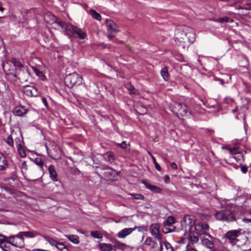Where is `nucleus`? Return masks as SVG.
Segmentation results:
<instances>
[{
    "label": "nucleus",
    "instance_id": "obj_8",
    "mask_svg": "<svg viewBox=\"0 0 251 251\" xmlns=\"http://www.w3.org/2000/svg\"><path fill=\"white\" fill-rule=\"evenodd\" d=\"M7 238H9V241H7V243L19 248L24 247V238L21 236L19 233L15 235H10Z\"/></svg>",
    "mask_w": 251,
    "mask_h": 251
},
{
    "label": "nucleus",
    "instance_id": "obj_47",
    "mask_svg": "<svg viewBox=\"0 0 251 251\" xmlns=\"http://www.w3.org/2000/svg\"><path fill=\"white\" fill-rule=\"evenodd\" d=\"M225 101L227 104H231L234 102V100L231 97H226L225 98Z\"/></svg>",
    "mask_w": 251,
    "mask_h": 251
},
{
    "label": "nucleus",
    "instance_id": "obj_36",
    "mask_svg": "<svg viewBox=\"0 0 251 251\" xmlns=\"http://www.w3.org/2000/svg\"><path fill=\"white\" fill-rule=\"evenodd\" d=\"M55 247L60 251H69L68 249L63 243H57Z\"/></svg>",
    "mask_w": 251,
    "mask_h": 251
},
{
    "label": "nucleus",
    "instance_id": "obj_63",
    "mask_svg": "<svg viewBox=\"0 0 251 251\" xmlns=\"http://www.w3.org/2000/svg\"><path fill=\"white\" fill-rule=\"evenodd\" d=\"M172 230H167V231H166L164 230V232L165 233H168V232H172Z\"/></svg>",
    "mask_w": 251,
    "mask_h": 251
},
{
    "label": "nucleus",
    "instance_id": "obj_34",
    "mask_svg": "<svg viewBox=\"0 0 251 251\" xmlns=\"http://www.w3.org/2000/svg\"><path fill=\"white\" fill-rule=\"evenodd\" d=\"M186 31H187L185 30V28L182 31H178V32L176 34V38L180 42H181V41H182V39L181 37H185L184 36V33H186Z\"/></svg>",
    "mask_w": 251,
    "mask_h": 251
},
{
    "label": "nucleus",
    "instance_id": "obj_64",
    "mask_svg": "<svg viewBox=\"0 0 251 251\" xmlns=\"http://www.w3.org/2000/svg\"><path fill=\"white\" fill-rule=\"evenodd\" d=\"M240 8L244 9H249V7H242V6H241Z\"/></svg>",
    "mask_w": 251,
    "mask_h": 251
},
{
    "label": "nucleus",
    "instance_id": "obj_39",
    "mask_svg": "<svg viewBox=\"0 0 251 251\" xmlns=\"http://www.w3.org/2000/svg\"><path fill=\"white\" fill-rule=\"evenodd\" d=\"M6 143L11 147H14V141L11 135H9L7 137L6 140Z\"/></svg>",
    "mask_w": 251,
    "mask_h": 251
},
{
    "label": "nucleus",
    "instance_id": "obj_31",
    "mask_svg": "<svg viewBox=\"0 0 251 251\" xmlns=\"http://www.w3.org/2000/svg\"><path fill=\"white\" fill-rule=\"evenodd\" d=\"M11 63L14 65V66L18 68H22L23 67V64L20 61L19 59L16 58H13L11 59Z\"/></svg>",
    "mask_w": 251,
    "mask_h": 251
},
{
    "label": "nucleus",
    "instance_id": "obj_55",
    "mask_svg": "<svg viewBox=\"0 0 251 251\" xmlns=\"http://www.w3.org/2000/svg\"><path fill=\"white\" fill-rule=\"evenodd\" d=\"M245 223H251V218H244L243 220Z\"/></svg>",
    "mask_w": 251,
    "mask_h": 251
},
{
    "label": "nucleus",
    "instance_id": "obj_27",
    "mask_svg": "<svg viewBox=\"0 0 251 251\" xmlns=\"http://www.w3.org/2000/svg\"><path fill=\"white\" fill-rule=\"evenodd\" d=\"M66 237L72 243L78 244L79 243V237L76 235H65Z\"/></svg>",
    "mask_w": 251,
    "mask_h": 251
},
{
    "label": "nucleus",
    "instance_id": "obj_60",
    "mask_svg": "<svg viewBox=\"0 0 251 251\" xmlns=\"http://www.w3.org/2000/svg\"><path fill=\"white\" fill-rule=\"evenodd\" d=\"M237 110H238V107H237V106H236L234 109H232V112L233 114H234L235 113H236L237 112Z\"/></svg>",
    "mask_w": 251,
    "mask_h": 251
},
{
    "label": "nucleus",
    "instance_id": "obj_42",
    "mask_svg": "<svg viewBox=\"0 0 251 251\" xmlns=\"http://www.w3.org/2000/svg\"><path fill=\"white\" fill-rule=\"evenodd\" d=\"M151 158L152 159L153 162L154 164L156 169L158 171L160 172L161 171V167L160 166L159 164L156 162L155 158L153 155H151Z\"/></svg>",
    "mask_w": 251,
    "mask_h": 251
},
{
    "label": "nucleus",
    "instance_id": "obj_45",
    "mask_svg": "<svg viewBox=\"0 0 251 251\" xmlns=\"http://www.w3.org/2000/svg\"><path fill=\"white\" fill-rule=\"evenodd\" d=\"M44 238L47 241H48L50 244H51V245H54L55 246V245H57V244L58 243H57L55 241H54V240L48 237H44Z\"/></svg>",
    "mask_w": 251,
    "mask_h": 251
},
{
    "label": "nucleus",
    "instance_id": "obj_6",
    "mask_svg": "<svg viewBox=\"0 0 251 251\" xmlns=\"http://www.w3.org/2000/svg\"><path fill=\"white\" fill-rule=\"evenodd\" d=\"M68 28V32L66 35L69 38H72L75 35H77L79 39H84L87 36L86 32L76 26H74L71 24L70 25H69V28Z\"/></svg>",
    "mask_w": 251,
    "mask_h": 251
},
{
    "label": "nucleus",
    "instance_id": "obj_32",
    "mask_svg": "<svg viewBox=\"0 0 251 251\" xmlns=\"http://www.w3.org/2000/svg\"><path fill=\"white\" fill-rule=\"evenodd\" d=\"M114 245L113 246V250H116L117 249L122 250L124 248V247L126 246V244L124 243H120V242L116 240L114 243Z\"/></svg>",
    "mask_w": 251,
    "mask_h": 251
},
{
    "label": "nucleus",
    "instance_id": "obj_12",
    "mask_svg": "<svg viewBox=\"0 0 251 251\" xmlns=\"http://www.w3.org/2000/svg\"><path fill=\"white\" fill-rule=\"evenodd\" d=\"M227 149L229 150V152L233 154L234 158L235 159H236L237 161H241V160H244V154L246 153L245 151H242L241 152L239 151V150L236 148L234 149H230L227 148Z\"/></svg>",
    "mask_w": 251,
    "mask_h": 251
},
{
    "label": "nucleus",
    "instance_id": "obj_56",
    "mask_svg": "<svg viewBox=\"0 0 251 251\" xmlns=\"http://www.w3.org/2000/svg\"><path fill=\"white\" fill-rule=\"evenodd\" d=\"M113 32H109L108 35H107V37L109 38V39H111L114 36V35L113 34Z\"/></svg>",
    "mask_w": 251,
    "mask_h": 251
},
{
    "label": "nucleus",
    "instance_id": "obj_1",
    "mask_svg": "<svg viewBox=\"0 0 251 251\" xmlns=\"http://www.w3.org/2000/svg\"><path fill=\"white\" fill-rule=\"evenodd\" d=\"M209 225L205 223H198L195 225V231L191 230L189 231V235L188 240L189 242L192 244H195L199 241V237L201 235H205L208 236L212 239L213 237L209 234L207 233L209 230Z\"/></svg>",
    "mask_w": 251,
    "mask_h": 251
},
{
    "label": "nucleus",
    "instance_id": "obj_28",
    "mask_svg": "<svg viewBox=\"0 0 251 251\" xmlns=\"http://www.w3.org/2000/svg\"><path fill=\"white\" fill-rule=\"evenodd\" d=\"M17 147L20 156L23 158L25 157L26 156V152L23 146L20 143H18Z\"/></svg>",
    "mask_w": 251,
    "mask_h": 251
},
{
    "label": "nucleus",
    "instance_id": "obj_13",
    "mask_svg": "<svg viewBox=\"0 0 251 251\" xmlns=\"http://www.w3.org/2000/svg\"><path fill=\"white\" fill-rule=\"evenodd\" d=\"M119 174H104V176H100L102 183H109L118 179Z\"/></svg>",
    "mask_w": 251,
    "mask_h": 251
},
{
    "label": "nucleus",
    "instance_id": "obj_4",
    "mask_svg": "<svg viewBox=\"0 0 251 251\" xmlns=\"http://www.w3.org/2000/svg\"><path fill=\"white\" fill-rule=\"evenodd\" d=\"M217 220L226 222H233L236 220L234 215L229 210H223L217 211L215 214Z\"/></svg>",
    "mask_w": 251,
    "mask_h": 251
},
{
    "label": "nucleus",
    "instance_id": "obj_17",
    "mask_svg": "<svg viewBox=\"0 0 251 251\" xmlns=\"http://www.w3.org/2000/svg\"><path fill=\"white\" fill-rule=\"evenodd\" d=\"M136 229V226H135L133 228H125L118 232V237L120 238H124L130 234Z\"/></svg>",
    "mask_w": 251,
    "mask_h": 251
},
{
    "label": "nucleus",
    "instance_id": "obj_54",
    "mask_svg": "<svg viewBox=\"0 0 251 251\" xmlns=\"http://www.w3.org/2000/svg\"><path fill=\"white\" fill-rule=\"evenodd\" d=\"M171 167L173 169H177V165L175 162H173L171 164Z\"/></svg>",
    "mask_w": 251,
    "mask_h": 251
},
{
    "label": "nucleus",
    "instance_id": "obj_10",
    "mask_svg": "<svg viewBox=\"0 0 251 251\" xmlns=\"http://www.w3.org/2000/svg\"><path fill=\"white\" fill-rule=\"evenodd\" d=\"M52 24L56 25L58 28H60L63 31L65 35H66L68 32L69 25H71V24L62 21L56 17H54Z\"/></svg>",
    "mask_w": 251,
    "mask_h": 251
},
{
    "label": "nucleus",
    "instance_id": "obj_29",
    "mask_svg": "<svg viewBox=\"0 0 251 251\" xmlns=\"http://www.w3.org/2000/svg\"><path fill=\"white\" fill-rule=\"evenodd\" d=\"M34 162L35 164H36L38 166L40 167L41 168L42 171L44 173L45 169H44V164L43 160L41 158L37 157L34 159Z\"/></svg>",
    "mask_w": 251,
    "mask_h": 251
},
{
    "label": "nucleus",
    "instance_id": "obj_21",
    "mask_svg": "<svg viewBox=\"0 0 251 251\" xmlns=\"http://www.w3.org/2000/svg\"><path fill=\"white\" fill-rule=\"evenodd\" d=\"M19 234L22 237L25 236L29 238H34L39 235V233L37 231L20 232Z\"/></svg>",
    "mask_w": 251,
    "mask_h": 251
},
{
    "label": "nucleus",
    "instance_id": "obj_50",
    "mask_svg": "<svg viewBox=\"0 0 251 251\" xmlns=\"http://www.w3.org/2000/svg\"><path fill=\"white\" fill-rule=\"evenodd\" d=\"M42 101L43 103H44V105L45 106V107L47 109H48L49 108V105H48V102H47L46 98L45 97H43L42 98Z\"/></svg>",
    "mask_w": 251,
    "mask_h": 251
},
{
    "label": "nucleus",
    "instance_id": "obj_20",
    "mask_svg": "<svg viewBox=\"0 0 251 251\" xmlns=\"http://www.w3.org/2000/svg\"><path fill=\"white\" fill-rule=\"evenodd\" d=\"M8 167L7 161L5 155L1 152H0V171L5 170Z\"/></svg>",
    "mask_w": 251,
    "mask_h": 251
},
{
    "label": "nucleus",
    "instance_id": "obj_49",
    "mask_svg": "<svg viewBox=\"0 0 251 251\" xmlns=\"http://www.w3.org/2000/svg\"><path fill=\"white\" fill-rule=\"evenodd\" d=\"M50 176L53 181L57 180V174H49Z\"/></svg>",
    "mask_w": 251,
    "mask_h": 251
},
{
    "label": "nucleus",
    "instance_id": "obj_30",
    "mask_svg": "<svg viewBox=\"0 0 251 251\" xmlns=\"http://www.w3.org/2000/svg\"><path fill=\"white\" fill-rule=\"evenodd\" d=\"M105 155L107 159H106L110 163H112L114 162L115 158H114V154L112 151H108L105 154Z\"/></svg>",
    "mask_w": 251,
    "mask_h": 251
},
{
    "label": "nucleus",
    "instance_id": "obj_48",
    "mask_svg": "<svg viewBox=\"0 0 251 251\" xmlns=\"http://www.w3.org/2000/svg\"><path fill=\"white\" fill-rule=\"evenodd\" d=\"M118 145L123 149H126L127 146L126 141H123L121 143L118 144Z\"/></svg>",
    "mask_w": 251,
    "mask_h": 251
},
{
    "label": "nucleus",
    "instance_id": "obj_25",
    "mask_svg": "<svg viewBox=\"0 0 251 251\" xmlns=\"http://www.w3.org/2000/svg\"><path fill=\"white\" fill-rule=\"evenodd\" d=\"M158 242H154L151 246L150 251H160V244L162 243V241L158 240Z\"/></svg>",
    "mask_w": 251,
    "mask_h": 251
},
{
    "label": "nucleus",
    "instance_id": "obj_38",
    "mask_svg": "<svg viewBox=\"0 0 251 251\" xmlns=\"http://www.w3.org/2000/svg\"><path fill=\"white\" fill-rule=\"evenodd\" d=\"M130 195L135 200H144V199L143 195L140 194L131 193Z\"/></svg>",
    "mask_w": 251,
    "mask_h": 251
},
{
    "label": "nucleus",
    "instance_id": "obj_35",
    "mask_svg": "<svg viewBox=\"0 0 251 251\" xmlns=\"http://www.w3.org/2000/svg\"><path fill=\"white\" fill-rule=\"evenodd\" d=\"M175 219L172 216H169L166 220V221L165 223V226H170L172 225L173 224L175 223Z\"/></svg>",
    "mask_w": 251,
    "mask_h": 251
},
{
    "label": "nucleus",
    "instance_id": "obj_14",
    "mask_svg": "<svg viewBox=\"0 0 251 251\" xmlns=\"http://www.w3.org/2000/svg\"><path fill=\"white\" fill-rule=\"evenodd\" d=\"M159 226L157 224H152L151 226V235L157 240L161 239V235L159 233Z\"/></svg>",
    "mask_w": 251,
    "mask_h": 251
},
{
    "label": "nucleus",
    "instance_id": "obj_11",
    "mask_svg": "<svg viewBox=\"0 0 251 251\" xmlns=\"http://www.w3.org/2000/svg\"><path fill=\"white\" fill-rule=\"evenodd\" d=\"M23 92L28 97H37L40 94L36 87L29 85H26L24 87Z\"/></svg>",
    "mask_w": 251,
    "mask_h": 251
},
{
    "label": "nucleus",
    "instance_id": "obj_46",
    "mask_svg": "<svg viewBox=\"0 0 251 251\" xmlns=\"http://www.w3.org/2000/svg\"><path fill=\"white\" fill-rule=\"evenodd\" d=\"M46 168H48L49 173H56L55 171L54 166L52 165H50L49 166L45 165L44 166Z\"/></svg>",
    "mask_w": 251,
    "mask_h": 251
},
{
    "label": "nucleus",
    "instance_id": "obj_61",
    "mask_svg": "<svg viewBox=\"0 0 251 251\" xmlns=\"http://www.w3.org/2000/svg\"><path fill=\"white\" fill-rule=\"evenodd\" d=\"M142 113L141 114H143L144 113H146L147 112V109L145 107H143V111Z\"/></svg>",
    "mask_w": 251,
    "mask_h": 251
},
{
    "label": "nucleus",
    "instance_id": "obj_2",
    "mask_svg": "<svg viewBox=\"0 0 251 251\" xmlns=\"http://www.w3.org/2000/svg\"><path fill=\"white\" fill-rule=\"evenodd\" d=\"M66 86L69 88H73L81 85L83 78L76 73L70 74L66 76L64 79Z\"/></svg>",
    "mask_w": 251,
    "mask_h": 251
},
{
    "label": "nucleus",
    "instance_id": "obj_23",
    "mask_svg": "<svg viewBox=\"0 0 251 251\" xmlns=\"http://www.w3.org/2000/svg\"><path fill=\"white\" fill-rule=\"evenodd\" d=\"M99 246L101 251H111L114 250L113 245L110 244L100 243Z\"/></svg>",
    "mask_w": 251,
    "mask_h": 251
},
{
    "label": "nucleus",
    "instance_id": "obj_18",
    "mask_svg": "<svg viewBox=\"0 0 251 251\" xmlns=\"http://www.w3.org/2000/svg\"><path fill=\"white\" fill-rule=\"evenodd\" d=\"M105 25L109 32H117L118 31L117 25L113 21L111 20H107Z\"/></svg>",
    "mask_w": 251,
    "mask_h": 251
},
{
    "label": "nucleus",
    "instance_id": "obj_62",
    "mask_svg": "<svg viewBox=\"0 0 251 251\" xmlns=\"http://www.w3.org/2000/svg\"><path fill=\"white\" fill-rule=\"evenodd\" d=\"M219 80L220 82V83L222 85H224V80L222 79H219Z\"/></svg>",
    "mask_w": 251,
    "mask_h": 251
},
{
    "label": "nucleus",
    "instance_id": "obj_40",
    "mask_svg": "<svg viewBox=\"0 0 251 251\" xmlns=\"http://www.w3.org/2000/svg\"><path fill=\"white\" fill-rule=\"evenodd\" d=\"M8 236H5L0 233V244H2L4 243H7L9 241V238H7Z\"/></svg>",
    "mask_w": 251,
    "mask_h": 251
},
{
    "label": "nucleus",
    "instance_id": "obj_41",
    "mask_svg": "<svg viewBox=\"0 0 251 251\" xmlns=\"http://www.w3.org/2000/svg\"><path fill=\"white\" fill-rule=\"evenodd\" d=\"M91 235L95 238L99 239L101 237V234L98 231H91Z\"/></svg>",
    "mask_w": 251,
    "mask_h": 251
},
{
    "label": "nucleus",
    "instance_id": "obj_15",
    "mask_svg": "<svg viewBox=\"0 0 251 251\" xmlns=\"http://www.w3.org/2000/svg\"><path fill=\"white\" fill-rule=\"evenodd\" d=\"M141 182L144 184L147 189L154 193L160 194L162 192V189L161 188L150 184L146 180L143 179Z\"/></svg>",
    "mask_w": 251,
    "mask_h": 251
},
{
    "label": "nucleus",
    "instance_id": "obj_24",
    "mask_svg": "<svg viewBox=\"0 0 251 251\" xmlns=\"http://www.w3.org/2000/svg\"><path fill=\"white\" fill-rule=\"evenodd\" d=\"M125 87L127 89L130 95H136L138 93V90L130 83H127Z\"/></svg>",
    "mask_w": 251,
    "mask_h": 251
},
{
    "label": "nucleus",
    "instance_id": "obj_16",
    "mask_svg": "<svg viewBox=\"0 0 251 251\" xmlns=\"http://www.w3.org/2000/svg\"><path fill=\"white\" fill-rule=\"evenodd\" d=\"M27 111L25 106L19 105L14 108L13 113L16 116L23 117L27 112Z\"/></svg>",
    "mask_w": 251,
    "mask_h": 251
},
{
    "label": "nucleus",
    "instance_id": "obj_58",
    "mask_svg": "<svg viewBox=\"0 0 251 251\" xmlns=\"http://www.w3.org/2000/svg\"><path fill=\"white\" fill-rule=\"evenodd\" d=\"M2 3L0 2V11L3 12L4 8L2 6Z\"/></svg>",
    "mask_w": 251,
    "mask_h": 251
},
{
    "label": "nucleus",
    "instance_id": "obj_3",
    "mask_svg": "<svg viewBox=\"0 0 251 251\" xmlns=\"http://www.w3.org/2000/svg\"><path fill=\"white\" fill-rule=\"evenodd\" d=\"M170 109L177 117H184L187 113V106L185 104L175 102L170 106Z\"/></svg>",
    "mask_w": 251,
    "mask_h": 251
},
{
    "label": "nucleus",
    "instance_id": "obj_33",
    "mask_svg": "<svg viewBox=\"0 0 251 251\" xmlns=\"http://www.w3.org/2000/svg\"><path fill=\"white\" fill-rule=\"evenodd\" d=\"M90 14L94 19L98 21H100L101 18L100 15L95 10L91 9L90 10Z\"/></svg>",
    "mask_w": 251,
    "mask_h": 251
},
{
    "label": "nucleus",
    "instance_id": "obj_26",
    "mask_svg": "<svg viewBox=\"0 0 251 251\" xmlns=\"http://www.w3.org/2000/svg\"><path fill=\"white\" fill-rule=\"evenodd\" d=\"M160 74L165 81H168L169 78L168 69L167 67H164L160 71Z\"/></svg>",
    "mask_w": 251,
    "mask_h": 251
},
{
    "label": "nucleus",
    "instance_id": "obj_43",
    "mask_svg": "<svg viewBox=\"0 0 251 251\" xmlns=\"http://www.w3.org/2000/svg\"><path fill=\"white\" fill-rule=\"evenodd\" d=\"M155 241H152L151 237H148L144 242V244L147 246H151Z\"/></svg>",
    "mask_w": 251,
    "mask_h": 251
},
{
    "label": "nucleus",
    "instance_id": "obj_53",
    "mask_svg": "<svg viewBox=\"0 0 251 251\" xmlns=\"http://www.w3.org/2000/svg\"><path fill=\"white\" fill-rule=\"evenodd\" d=\"M22 167L23 168V169H25V171L27 170V165H26V163L25 161H24L22 162Z\"/></svg>",
    "mask_w": 251,
    "mask_h": 251
},
{
    "label": "nucleus",
    "instance_id": "obj_59",
    "mask_svg": "<svg viewBox=\"0 0 251 251\" xmlns=\"http://www.w3.org/2000/svg\"><path fill=\"white\" fill-rule=\"evenodd\" d=\"M7 248H8V247H7L5 245H4V246H1L0 247V248L3 251V249H7Z\"/></svg>",
    "mask_w": 251,
    "mask_h": 251
},
{
    "label": "nucleus",
    "instance_id": "obj_22",
    "mask_svg": "<svg viewBox=\"0 0 251 251\" xmlns=\"http://www.w3.org/2000/svg\"><path fill=\"white\" fill-rule=\"evenodd\" d=\"M160 251H175L171 245L167 242H163L160 244Z\"/></svg>",
    "mask_w": 251,
    "mask_h": 251
},
{
    "label": "nucleus",
    "instance_id": "obj_44",
    "mask_svg": "<svg viewBox=\"0 0 251 251\" xmlns=\"http://www.w3.org/2000/svg\"><path fill=\"white\" fill-rule=\"evenodd\" d=\"M33 71L38 76L40 77L44 76L42 72L40 71L39 69H37L36 68H34L33 69Z\"/></svg>",
    "mask_w": 251,
    "mask_h": 251
},
{
    "label": "nucleus",
    "instance_id": "obj_52",
    "mask_svg": "<svg viewBox=\"0 0 251 251\" xmlns=\"http://www.w3.org/2000/svg\"><path fill=\"white\" fill-rule=\"evenodd\" d=\"M164 181L166 183H168L170 182V177L166 175L164 176Z\"/></svg>",
    "mask_w": 251,
    "mask_h": 251
},
{
    "label": "nucleus",
    "instance_id": "obj_37",
    "mask_svg": "<svg viewBox=\"0 0 251 251\" xmlns=\"http://www.w3.org/2000/svg\"><path fill=\"white\" fill-rule=\"evenodd\" d=\"M215 21L220 23H228L229 22V18L227 16H225L218 18Z\"/></svg>",
    "mask_w": 251,
    "mask_h": 251
},
{
    "label": "nucleus",
    "instance_id": "obj_19",
    "mask_svg": "<svg viewBox=\"0 0 251 251\" xmlns=\"http://www.w3.org/2000/svg\"><path fill=\"white\" fill-rule=\"evenodd\" d=\"M201 243L202 245L209 249L210 251H216L214 250V244L212 240L207 238H203L201 239Z\"/></svg>",
    "mask_w": 251,
    "mask_h": 251
},
{
    "label": "nucleus",
    "instance_id": "obj_9",
    "mask_svg": "<svg viewBox=\"0 0 251 251\" xmlns=\"http://www.w3.org/2000/svg\"><path fill=\"white\" fill-rule=\"evenodd\" d=\"M185 30L187 31L186 33H184V36L185 37H181L183 43H193L195 39V34L193 29L190 27H185Z\"/></svg>",
    "mask_w": 251,
    "mask_h": 251
},
{
    "label": "nucleus",
    "instance_id": "obj_5",
    "mask_svg": "<svg viewBox=\"0 0 251 251\" xmlns=\"http://www.w3.org/2000/svg\"><path fill=\"white\" fill-rule=\"evenodd\" d=\"M195 225L194 216L190 215H184L180 222L181 230L185 232L193 230V226Z\"/></svg>",
    "mask_w": 251,
    "mask_h": 251
},
{
    "label": "nucleus",
    "instance_id": "obj_57",
    "mask_svg": "<svg viewBox=\"0 0 251 251\" xmlns=\"http://www.w3.org/2000/svg\"><path fill=\"white\" fill-rule=\"evenodd\" d=\"M136 228H138V230L139 231H142L144 229V226H136Z\"/></svg>",
    "mask_w": 251,
    "mask_h": 251
},
{
    "label": "nucleus",
    "instance_id": "obj_51",
    "mask_svg": "<svg viewBox=\"0 0 251 251\" xmlns=\"http://www.w3.org/2000/svg\"><path fill=\"white\" fill-rule=\"evenodd\" d=\"M241 170L243 173H246L248 170V168L246 166H241Z\"/></svg>",
    "mask_w": 251,
    "mask_h": 251
},
{
    "label": "nucleus",
    "instance_id": "obj_7",
    "mask_svg": "<svg viewBox=\"0 0 251 251\" xmlns=\"http://www.w3.org/2000/svg\"><path fill=\"white\" fill-rule=\"evenodd\" d=\"M240 235L241 230H231L226 232L225 238L227 239L232 246H234L239 241L238 238Z\"/></svg>",
    "mask_w": 251,
    "mask_h": 251
}]
</instances>
